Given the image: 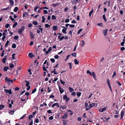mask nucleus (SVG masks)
<instances>
[{
    "instance_id": "40",
    "label": "nucleus",
    "mask_w": 125,
    "mask_h": 125,
    "mask_svg": "<svg viewBox=\"0 0 125 125\" xmlns=\"http://www.w3.org/2000/svg\"><path fill=\"white\" fill-rule=\"evenodd\" d=\"M56 17L54 15H52V19L53 20L56 19Z\"/></svg>"
},
{
    "instance_id": "52",
    "label": "nucleus",
    "mask_w": 125,
    "mask_h": 125,
    "mask_svg": "<svg viewBox=\"0 0 125 125\" xmlns=\"http://www.w3.org/2000/svg\"><path fill=\"white\" fill-rule=\"evenodd\" d=\"M64 38V36H62L59 39L60 41H61Z\"/></svg>"
},
{
    "instance_id": "55",
    "label": "nucleus",
    "mask_w": 125,
    "mask_h": 125,
    "mask_svg": "<svg viewBox=\"0 0 125 125\" xmlns=\"http://www.w3.org/2000/svg\"><path fill=\"white\" fill-rule=\"evenodd\" d=\"M116 75V73L115 71L114 72L112 76V77H114V76H115Z\"/></svg>"
},
{
    "instance_id": "49",
    "label": "nucleus",
    "mask_w": 125,
    "mask_h": 125,
    "mask_svg": "<svg viewBox=\"0 0 125 125\" xmlns=\"http://www.w3.org/2000/svg\"><path fill=\"white\" fill-rule=\"evenodd\" d=\"M9 23H7L5 25V27L7 28H8L9 27Z\"/></svg>"
},
{
    "instance_id": "59",
    "label": "nucleus",
    "mask_w": 125,
    "mask_h": 125,
    "mask_svg": "<svg viewBox=\"0 0 125 125\" xmlns=\"http://www.w3.org/2000/svg\"><path fill=\"white\" fill-rule=\"evenodd\" d=\"M72 23L75 24L77 23V22L75 21V20H73L72 21Z\"/></svg>"
},
{
    "instance_id": "20",
    "label": "nucleus",
    "mask_w": 125,
    "mask_h": 125,
    "mask_svg": "<svg viewBox=\"0 0 125 125\" xmlns=\"http://www.w3.org/2000/svg\"><path fill=\"white\" fill-rule=\"evenodd\" d=\"M9 69V68L8 67L6 66L4 67L3 70L4 71H7Z\"/></svg>"
},
{
    "instance_id": "50",
    "label": "nucleus",
    "mask_w": 125,
    "mask_h": 125,
    "mask_svg": "<svg viewBox=\"0 0 125 125\" xmlns=\"http://www.w3.org/2000/svg\"><path fill=\"white\" fill-rule=\"evenodd\" d=\"M37 90V89L36 88H35L32 91V94H33L34 93H35L36 91Z\"/></svg>"
},
{
    "instance_id": "61",
    "label": "nucleus",
    "mask_w": 125,
    "mask_h": 125,
    "mask_svg": "<svg viewBox=\"0 0 125 125\" xmlns=\"http://www.w3.org/2000/svg\"><path fill=\"white\" fill-rule=\"evenodd\" d=\"M68 64H69V68H70L71 69L72 68V66L71 65V63H68Z\"/></svg>"
},
{
    "instance_id": "35",
    "label": "nucleus",
    "mask_w": 125,
    "mask_h": 125,
    "mask_svg": "<svg viewBox=\"0 0 125 125\" xmlns=\"http://www.w3.org/2000/svg\"><path fill=\"white\" fill-rule=\"evenodd\" d=\"M69 89L70 92H71L73 91V89L72 88L70 87L69 88Z\"/></svg>"
},
{
    "instance_id": "2",
    "label": "nucleus",
    "mask_w": 125,
    "mask_h": 125,
    "mask_svg": "<svg viewBox=\"0 0 125 125\" xmlns=\"http://www.w3.org/2000/svg\"><path fill=\"white\" fill-rule=\"evenodd\" d=\"M87 73H89L90 75H92L94 79L96 80H97L96 77V75L95 74V73L94 72H92V73L89 70H87Z\"/></svg>"
},
{
    "instance_id": "16",
    "label": "nucleus",
    "mask_w": 125,
    "mask_h": 125,
    "mask_svg": "<svg viewBox=\"0 0 125 125\" xmlns=\"http://www.w3.org/2000/svg\"><path fill=\"white\" fill-rule=\"evenodd\" d=\"M63 124L64 125H66L67 124V120H64L63 121Z\"/></svg>"
},
{
    "instance_id": "42",
    "label": "nucleus",
    "mask_w": 125,
    "mask_h": 125,
    "mask_svg": "<svg viewBox=\"0 0 125 125\" xmlns=\"http://www.w3.org/2000/svg\"><path fill=\"white\" fill-rule=\"evenodd\" d=\"M6 58H4L2 59V61L4 63H6Z\"/></svg>"
},
{
    "instance_id": "33",
    "label": "nucleus",
    "mask_w": 125,
    "mask_h": 125,
    "mask_svg": "<svg viewBox=\"0 0 125 125\" xmlns=\"http://www.w3.org/2000/svg\"><path fill=\"white\" fill-rule=\"evenodd\" d=\"M30 95V93L29 92H26L25 94L24 95H23L22 96V97H24V96H25V95H26L27 96H29Z\"/></svg>"
},
{
    "instance_id": "9",
    "label": "nucleus",
    "mask_w": 125,
    "mask_h": 125,
    "mask_svg": "<svg viewBox=\"0 0 125 125\" xmlns=\"http://www.w3.org/2000/svg\"><path fill=\"white\" fill-rule=\"evenodd\" d=\"M52 29L54 31H56L57 30V27L56 25L53 26L52 27Z\"/></svg>"
},
{
    "instance_id": "5",
    "label": "nucleus",
    "mask_w": 125,
    "mask_h": 125,
    "mask_svg": "<svg viewBox=\"0 0 125 125\" xmlns=\"http://www.w3.org/2000/svg\"><path fill=\"white\" fill-rule=\"evenodd\" d=\"M4 91L6 93H8L10 94H12V92L11 91V89H10L9 90L6 89H4Z\"/></svg>"
},
{
    "instance_id": "30",
    "label": "nucleus",
    "mask_w": 125,
    "mask_h": 125,
    "mask_svg": "<svg viewBox=\"0 0 125 125\" xmlns=\"http://www.w3.org/2000/svg\"><path fill=\"white\" fill-rule=\"evenodd\" d=\"M71 54H69V55H68L67 56H66V58L65 60V61H67L68 59L71 56Z\"/></svg>"
},
{
    "instance_id": "44",
    "label": "nucleus",
    "mask_w": 125,
    "mask_h": 125,
    "mask_svg": "<svg viewBox=\"0 0 125 125\" xmlns=\"http://www.w3.org/2000/svg\"><path fill=\"white\" fill-rule=\"evenodd\" d=\"M32 24L35 25H36L38 24V22L36 21H33L32 22Z\"/></svg>"
},
{
    "instance_id": "24",
    "label": "nucleus",
    "mask_w": 125,
    "mask_h": 125,
    "mask_svg": "<svg viewBox=\"0 0 125 125\" xmlns=\"http://www.w3.org/2000/svg\"><path fill=\"white\" fill-rule=\"evenodd\" d=\"M103 17L104 21L105 22H106L107 21V20L105 17V14H104L103 15Z\"/></svg>"
},
{
    "instance_id": "32",
    "label": "nucleus",
    "mask_w": 125,
    "mask_h": 125,
    "mask_svg": "<svg viewBox=\"0 0 125 125\" xmlns=\"http://www.w3.org/2000/svg\"><path fill=\"white\" fill-rule=\"evenodd\" d=\"M9 18L11 21H13L14 22L15 21V20L13 18H12L11 16H10Z\"/></svg>"
},
{
    "instance_id": "29",
    "label": "nucleus",
    "mask_w": 125,
    "mask_h": 125,
    "mask_svg": "<svg viewBox=\"0 0 125 125\" xmlns=\"http://www.w3.org/2000/svg\"><path fill=\"white\" fill-rule=\"evenodd\" d=\"M93 11L94 10L93 9H92L90 11V12L89 13V16L90 17L91 16V15L92 13L93 12Z\"/></svg>"
},
{
    "instance_id": "25",
    "label": "nucleus",
    "mask_w": 125,
    "mask_h": 125,
    "mask_svg": "<svg viewBox=\"0 0 125 125\" xmlns=\"http://www.w3.org/2000/svg\"><path fill=\"white\" fill-rule=\"evenodd\" d=\"M19 38V36L18 35L15 36L14 37V39L15 40H17Z\"/></svg>"
},
{
    "instance_id": "6",
    "label": "nucleus",
    "mask_w": 125,
    "mask_h": 125,
    "mask_svg": "<svg viewBox=\"0 0 125 125\" xmlns=\"http://www.w3.org/2000/svg\"><path fill=\"white\" fill-rule=\"evenodd\" d=\"M58 87L59 91L61 94H62L64 92L63 89L59 85H58Z\"/></svg>"
},
{
    "instance_id": "56",
    "label": "nucleus",
    "mask_w": 125,
    "mask_h": 125,
    "mask_svg": "<svg viewBox=\"0 0 125 125\" xmlns=\"http://www.w3.org/2000/svg\"><path fill=\"white\" fill-rule=\"evenodd\" d=\"M39 6H36L35 8H34V11L35 12H36L37 11V9L39 8Z\"/></svg>"
},
{
    "instance_id": "34",
    "label": "nucleus",
    "mask_w": 125,
    "mask_h": 125,
    "mask_svg": "<svg viewBox=\"0 0 125 125\" xmlns=\"http://www.w3.org/2000/svg\"><path fill=\"white\" fill-rule=\"evenodd\" d=\"M16 47V45L15 44H13L12 45V47L13 48H15Z\"/></svg>"
},
{
    "instance_id": "13",
    "label": "nucleus",
    "mask_w": 125,
    "mask_h": 125,
    "mask_svg": "<svg viewBox=\"0 0 125 125\" xmlns=\"http://www.w3.org/2000/svg\"><path fill=\"white\" fill-rule=\"evenodd\" d=\"M9 3L10 4V5L11 6L13 5L14 4V1L12 0H10L9 1Z\"/></svg>"
},
{
    "instance_id": "54",
    "label": "nucleus",
    "mask_w": 125,
    "mask_h": 125,
    "mask_svg": "<svg viewBox=\"0 0 125 125\" xmlns=\"http://www.w3.org/2000/svg\"><path fill=\"white\" fill-rule=\"evenodd\" d=\"M76 93L75 92H73L71 93V94L72 95H73V96L76 95Z\"/></svg>"
},
{
    "instance_id": "63",
    "label": "nucleus",
    "mask_w": 125,
    "mask_h": 125,
    "mask_svg": "<svg viewBox=\"0 0 125 125\" xmlns=\"http://www.w3.org/2000/svg\"><path fill=\"white\" fill-rule=\"evenodd\" d=\"M9 41H7L6 42V43L5 44V47L7 46L8 45L9 43Z\"/></svg>"
},
{
    "instance_id": "53",
    "label": "nucleus",
    "mask_w": 125,
    "mask_h": 125,
    "mask_svg": "<svg viewBox=\"0 0 125 125\" xmlns=\"http://www.w3.org/2000/svg\"><path fill=\"white\" fill-rule=\"evenodd\" d=\"M107 83L108 85H110V81L109 79H107Z\"/></svg>"
},
{
    "instance_id": "14",
    "label": "nucleus",
    "mask_w": 125,
    "mask_h": 125,
    "mask_svg": "<svg viewBox=\"0 0 125 125\" xmlns=\"http://www.w3.org/2000/svg\"><path fill=\"white\" fill-rule=\"evenodd\" d=\"M52 49L51 48V47H50L49 49H48L47 51H46V54H47L50 52L52 50Z\"/></svg>"
},
{
    "instance_id": "7",
    "label": "nucleus",
    "mask_w": 125,
    "mask_h": 125,
    "mask_svg": "<svg viewBox=\"0 0 125 125\" xmlns=\"http://www.w3.org/2000/svg\"><path fill=\"white\" fill-rule=\"evenodd\" d=\"M30 36L31 38V39H33L34 38V35L33 33L31 31L30 32Z\"/></svg>"
},
{
    "instance_id": "39",
    "label": "nucleus",
    "mask_w": 125,
    "mask_h": 125,
    "mask_svg": "<svg viewBox=\"0 0 125 125\" xmlns=\"http://www.w3.org/2000/svg\"><path fill=\"white\" fill-rule=\"evenodd\" d=\"M83 29H79L77 32V34H79L83 30Z\"/></svg>"
},
{
    "instance_id": "51",
    "label": "nucleus",
    "mask_w": 125,
    "mask_h": 125,
    "mask_svg": "<svg viewBox=\"0 0 125 125\" xmlns=\"http://www.w3.org/2000/svg\"><path fill=\"white\" fill-rule=\"evenodd\" d=\"M54 58L56 59H58L59 57V56L57 55H55L54 56Z\"/></svg>"
},
{
    "instance_id": "38",
    "label": "nucleus",
    "mask_w": 125,
    "mask_h": 125,
    "mask_svg": "<svg viewBox=\"0 0 125 125\" xmlns=\"http://www.w3.org/2000/svg\"><path fill=\"white\" fill-rule=\"evenodd\" d=\"M18 23L17 22H15L13 24V28H14L17 25Z\"/></svg>"
},
{
    "instance_id": "27",
    "label": "nucleus",
    "mask_w": 125,
    "mask_h": 125,
    "mask_svg": "<svg viewBox=\"0 0 125 125\" xmlns=\"http://www.w3.org/2000/svg\"><path fill=\"white\" fill-rule=\"evenodd\" d=\"M71 55L73 57H75L76 56V53L75 52H73L71 54Z\"/></svg>"
},
{
    "instance_id": "60",
    "label": "nucleus",
    "mask_w": 125,
    "mask_h": 125,
    "mask_svg": "<svg viewBox=\"0 0 125 125\" xmlns=\"http://www.w3.org/2000/svg\"><path fill=\"white\" fill-rule=\"evenodd\" d=\"M18 32L21 34H22L23 33L22 31L20 29L18 30Z\"/></svg>"
},
{
    "instance_id": "23",
    "label": "nucleus",
    "mask_w": 125,
    "mask_h": 125,
    "mask_svg": "<svg viewBox=\"0 0 125 125\" xmlns=\"http://www.w3.org/2000/svg\"><path fill=\"white\" fill-rule=\"evenodd\" d=\"M67 29H63L62 30V32L64 34H66L67 33L66 32V30H67Z\"/></svg>"
},
{
    "instance_id": "11",
    "label": "nucleus",
    "mask_w": 125,
    "mask_h": 125,
    "mask_svg": "<svg viewBox=\"0 0 125 125\" xmlns=\"http://www.w3.org/2000/svg\"><path fill=\"white\" fill-rule=\"evenodd\" d=\"M108 30L105 29L103 31V33L104 35L105 36L106 35L107 33Z\"/></svg>"
},
{
    "instance_id": "31",
    "label": "nucleus",
    "mask_w": 125,
    "mask_h": 125,
    "mask_svg": "<svg viewBox=\"0 0 125 125\" xmlns=\"http://www.w3.org/2000/svg\"><path fill=\"white\" fill-rule=\"evenodd\" d=\"M25 82H26L27 83L26 85V86H30V85H29V84L30 83V82H29L27 80H25Z\"/></svg>"
},
{
    "instance_id": "43",
    "label": "nucleus",
    "mask_w": 125,
    "mask_h": 125,
    "mask_svg": "<svg viewBox=\"0 0 125 125\" xmlns=\"http://www.w3.org/2000/svg\"><path fill=\"white\" fill-rule=\"evenodd\" d=\"M50 61L53 63H54L55 62V60L54 58H51L50 59Z\"/></svg>"
},
{
    "instance_id": "36",
    "label": "nucleus",
    "mask_w": 125,
    "mask_h": 125,
    "mask_svg": "<svg viewBox=\"0 0 125 125\" xmlns=\"http://www.w3.org/2000/svg\"><path fill=\"white\" fill-rule=\"evenodd\" d=\"M9 9V7H8L6 8H3V9H2L1 10V11H3L4 10H8Z\"/></svg>"
},
{
    "instance_id": "18",
    "label": "nucleus",
    "mask_w": 125,
    "mask_h": 125,
    "mask_svg": "<svg viewBox=\"0 0 125 125\" xmlns=\"http://www.w3.org/2000/svg\"><path fill=\"white\" fill-rule=\"evenodd\" d=\"M59 4L58 3H53L52 4V6L54 7H55L56 6H58L59 5Z\"/></svg>"
},
{
    "instance_id": "46",
    "label": "nucleus",
    "mask_w": 125,
    "mask_h": 125,
    "mask_svg": "<svg viewBox=\"0 0 125 125\" xmlns=\"http://www.w3.org/2000/svg\"><path fill=\"white\" fill-rule=\"evenodd\" d=\"M25 29V28L24 26L22 27L20 29V30H21L22 31H23Z\"/></svg>"
},
{
    "instance_id": "62",
    "label": "nucleus",
    "mask_w": 125,
    "mask_h": 125,
    "mask_svg": "<svg viewBox=\"0 0 125 125\" xmlns=\"http://www.w3.org/2000/svg\"><path fill=\"white\" fill-rule=\"evenodd\" d=\"M45 26L47 28L50 27V25H49L48 24H46L45 25Z\"/></svg>"
},
{
    "instance_id": "19",
    "label": "nucleus",
    "mask_w": 125,
    "mask_h": 125,
    "mask_svg": "<svg viewBox=\"0 0 125 125\" xmlns=\"http://www.w3.org/2000/svg\"><path fill=\"white\" fill-rule=\"evenodd\" d=\"M71 2H72V4H75L77 2L75 0H73V1L71 0Z\"/></svg>"
},
{
    "instance_id": "47",
    "label": "nucleus",
    "mask_w": 125,
    "mask_h": 125,
    "mask_svg": "<svg viewBox=\"0 0 125 125\" xmlns=\"http://www.w3.org/2000/svg\"><path fill=\"white\" fill-rule=\"evenodd\" d=\"M16 54L15 53H13L12 55V58L13 59H15V55Z\"/></svg>"
},
{
    "instance_id": "41",
    "label": "nucleus",
    "mask_w": 125,
    "mask_h": 125,
    "mask_svg": "<svg viewBox=\"0 0 125 125\" xmlns=\"http://www.w3.org/2000/svg\"><path fill=\"white\" fill-rule=\"evenodd\" d=\"M67 111H68L69 112H70L71 113H70V115H72L73 114V112L72 111H71V110H67Z\"/></svg>"
},
{
    "instance_id": "37",
    "label": "nucleus",
    "mask_w": 125,
    "mask_h": 125,
    "mask_svg": "<svg viewBox=\"0 0 125 125\" xmlns=\"http://www.w3.org/2000/svg\"><path fill=\"white\" fill-rule=\"evenodd\" d=\"M81 94V92H79L77 93V95L78 97H79L80 96Z\"/></svg>"
},
{
    "instance_id": "3",
    "label": "nucleus",
    "mask_w": 125,
    "mask_h": 125,
    "mask_svg": "<svg viewBox=\"0 0 125 125\" xmlns=\"http://www.w3.org/2000/svg\"><path fill=\"white\" fill-rule=\"evenodd\" d=\"M125 111L124 110H123L120 113L121 118H120V119H121L123 118L125 115Z\"/></svg>"
},
{
    "instance_id": "15",
    "label": "nucleus",
    "mask_w": 125,
    "mask_h": 125,
    "mask_svg": "<svg viewBox=\"0 0 125 125\" xmlns=\"http://www.w3.org/2000/svg\"><path fill=\"white\" fill-rule=\"evenodd\" d=\"M7 32V29H5L4 31V32L3 33L2 35L3 36H5L6 35V33Z\"/></svg>"
},
{
    "instance_id": "17",
    "label": "nucleus",
    "mask_w": 125,
    "mask_h": 125,
    "mask_svg": "<svg viewBox=\"0 0 125 125\" xmlns=\"http://www.w3.org/2000/svg\"><path fill=\"white\" fill-rule=\"evenodd\" d=\"M28 56L31 58H32L34 56L31 53H29L28 54Z\"/></svg>"
},
{
    "instance_id": "64",
    "label": "nucleus",
    "mask_w": 125,
    "mask_h": 125,
    "mask_svg": "<svg viewBox=\"0 0 125 125\" xmlns=\"http://www.w3.org/2000/svg\"><path fill=\"white\" fill-rule=\"evenodd\" d=\"M125 49V48L124 47H122L121 48L120 50L122 51H124Z\"/></svg>"
},
{
    "instance_id": "10",
    "label": "nucleus",
    "mask_w": 125,
    "mask_h": 125,
    "mask_svg": "<svg viewBox=\"0 0 125 125\" xmlns=\"http://www.w3.org/2000/svg\"><path fill=\"white\" fill-rule=\"evenodd\" d=\"M68 116V115L67 114H65L62 117V119H66V118Z\"/></svg>"
},
{
    "instance_id": "4",
    "label": "nucleus",
    "mask_w": 125,
    "mask_h": 125,
    "mask_svg": "<svg viewBox=\"0 0 125 125\" xmlns=\"http://www.w3.org/2000/svg\"><path fill=\"white\" fill-rule=\"evenodd\" d=\"M95 103H93L92 104H90V105L89 106V108L87 107L86 108V110L87 111L90 108L93 107V106H95Z\"/></svg>"
},
{
    "instance_id": "26",
    "label": "nucleus",
    "mask_w": 125,
    "mask_h": 125,
    "mask_svg": "<svg viewBox=\"0 0 125 125\" xmlns=\"http://www.w3.org/2000/svg\"><path fill=\"white\" fill-rule=\"evenodd\" d=\"M18 10V8L17 7H16L14 9L13 11L15 12H17Z\"/></svg>"
},
{
    "instance_id": "45",
    "label": "nucleus",
    "mask_w": 125,
    "mask_h": 125,
    "mask_svg": "<svg viewBox=\"0 0 125 125\" xmlns=\"http://www.w3.org/2000/svg\"><path fill=\"white\" fill-rule=\"evenodd\" d=\"M98 26L101 27H103V25L102 23H98Z\"/></svg>"
},
{
    "instance_id": "48",
    "label": "nucleus",
    "mask_w": 125,
    "mask_h": 125,
    "mask_svg": "<svg viewBox=\"0 0 125 125\" xmlns=\"http://www.w3.org/2000/svg\"><path fill=\"white\" fill-rule=\"evenodd\" d=\"M33 115H31L30 116H29V120H30L31 118H33Z\"/></svg>"
},
{
    "instance_id": "57",
    "label": "nucleus",
    "mask_w": 125,
    "mask_h": 125,
    "mask_svg": "<svg viewBox=\"0 0 125 125\" xmlns=\"http://www.w3.org/2000/svg\"><path fill=\"white\" fill-rule=\"evenodd\" d=\"M43 13L44 14H47L48 13L47 11L46 10H43Z\"/></svg>"
},
{
    "instance_id": "8",
    "label": "nucleus",
    "mask_w": 125,
    "mask_h": 125,
    "mask_svg": "<svg viewBox=\"0 0 125 125\" xmlns=\"http://www.w3.org/2000/svg\"><path fill=\"white\" fill-rule=\"evenodd\" d=\"M29 14L27 12H24L23 13V17H27Z\"/></svg>"
},
{
    "instance_id": "22",
    "label": "nucleus",
    "mask_w": 125,
    "mask_h": 125,
    "mask_svg": "<svg viewBox=\"0 0 125 125\" xmlns=\"http://www.w3.org/2000/svg\"><path fill=\"white\" fill-rule=\"evenodd\" d=\"M67 107L66 106V105H63V106H62V105H61L60 107V108H62L63 109H66Z\"/></svg>"
},
{
    "instance_id": "1",
    "label": "nucleus",
    "mask_w": 125,
    "mask_h": 125,
    "mask_svg": "<svg viewBox=\"0 0 125 125\" xmlns=\"http://www.w3.org/2000/svg\"><path fill=\"white\" fill-rule=\"evenodd\" d=\"M5 80L9 85H10L11 83H13V80L10 79L9 78H8L7 76L6 77Z\"/></svg>"
},
{
    "instance_id": "21",
    "label": "nucleus",
    "mask_w": 125,
    "mask_h": 125,
    "mask_svg": "<svg viewBox=\"0 0 125 125\" xmlns=\"http://www.w3.org/2000/svg\"><path fill=\"white\" fill-rule=\"evenodd\" d=\"M74 63L76 64H78L79 63V62L76 59H75L74 60Z\"/></svg>"
},
{
    "instance_id": "12",
    "label": "nucleus",
    "mask_w": 125,
    "mask_h": 125,
    "mask_svg": "<svg viewBox=\"0 0 125 125\" xmlns=\"http://www.w3.org/2000/svg\"><path fill=\"white\" fill-rule=\"evenodd\" d=\"M106 109V107H105L103 108L101 110L100 109L99 110V111L100 112H103Z\"/></svg>"
},
{
    "instance_id": "58",
    "label": "nucleus",
    "mask_w": 125,
    "mask_h": 125,
    "mask_svg": "<svg viewBox=\"0 0 125 125\" xmlns=\"http://www.w3.org/2000/svg\"><path fill=\"white\" fill-rule=\"evenodd\" d=\"M27 114H25L23 116H22L20 118V119L21 120L23 119L26 115Z\"/></svg>"
},
{
    "instance_id": "28",
    "label": "nucleus",
    "mask_w": 125,
    "mask_h": 125,
    "mask_svg": "<svg viewBox=\"0 0 125 125\" xmlns=\"http://www.w3.org/2000/svg\"><path fill=\"white\" fill-rule=\"evenodd\" d=\"M67 98L68 97L66 95H63V99L64 100H66Z\"/></svg>"
}]
</instances>
